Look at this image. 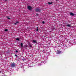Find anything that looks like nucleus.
Segmentation results:
<instances>
[{
    "label": "nucleus",
    "mask_w": 76,
    "mask_h": 76,
    "mask_svg": "<svg viewBox=\"0 0 76 76\" xmlns=\"http://www.w3.org/2000/svg\"><path fill=\"white\" fill-rule=\"evenodd\" d=\"M35 11L36 12H40L41 11V9H39V8H37L35 10Z\"/></svg>",
    "instance_id": "f257e3e1"
},
{
    "label": "nucleus",
    "mask_w": 76,
    "mask_h": 76,
    "mask_svg": "<svg viewBox=\"0 0 76 76\" xmlns=\"http://www.w3.org/2000/svg\"><path fill=\"white\" fill-rule=\"evenodd\" d=\"M11 66L12 67H16V64L14 63H12L11 64Z\"/></svg>",
    "instance_id": "f03ea898"
},
{
    "label": "nucleus",
    "mask_w": 76,
    "mask_h": 76,
    "mask_svg": "<svg viewBox=\"0 0 76 76\" xmlns=\"http://www.w3.org/2000/svg\"><path fill=\"white\" fill-rule=\"evenodd\" d=\"M28 8L29 10H31L32 9V7L31 6H28Z\"/></svg>",
    "instance_id": "7ed1b4c3"
},
{
    "label": "nucleus",
    "mask_w": 76,
    "mask_h": 76,
    "mask_svg": "<svg viewBox=\"0 0 76 76\" xmlns=\"http://www.w3.org/2000/svg\"><path fill=\"white\" fill-rule=\"evenodd\" d=\"M32 42L34 44H35V43H37V40H33Z\"/></svg>",
    "instance_id": "20e7f679"
},
{
    "label": "nucleus",
    "mask_w": 76,
    "mask_h": 76,
    "mask_svg": "<svg viewBox=\"0 0 76 76\" xmlns=\"http://www.w3.org/2000/svg\"><path fill=\"white\" fill-rule=\"evenodd\" d=\"M70 15H71V16H74V15H75V14H73L72 12H70Z\"/></svg>",
    "instance_id": "39448f33"
},
{
    "label": "nucleus",
    "mask_w": 76,
    "mask_h": 76,
    "mask_svg": "<svg viewBox=\"0 0 76 76\" xmlns=\"http://www.w3.org/2000/svg\"><path fill=\"white\" fill-rule=\"evenodd\" d=\"M61 53V51L59 50H58L57 53V54H60Z\"/></svg>",
    "instance_id": "423d86ee"
},
{
    "label": "nucleus",
    "mask_w": 76,
    "mask_h": 76,
    "mask_svg": "<svg viewBox=\"0 0 76 76\" xmlns=\"http://www.w3.org/2000/svg\"><path fill=\"white\" fill-rule=\"evenodd\" d=\"M66 26H68V27H69L70 28V27H72V26L70 25H69V24H68Z\"/></svg>",
    "instance_id": "0eeeda50"
},
{
    "label": "nucleus",
    "mask_w": 76,
    "mask_h": 76,
    "mask_svg": "<svg viewBox=\"0 0 76 76\" xmlns=\"http://www.w3.org/2000/svg\"><path fill=\"white\" fill-rule=\"evenodd\" d=\"M27 46H28L27 45H26L24 46V48H25V49H26V47H27Z\"/></svg>",
    "instance_id": "6e6552de"
},
{
    "label": "nucleus",
    "mask_w": 76,
    "mask_h": 76,
    "mask_svg": "<svg viewBox=\"0 0 76 76\" xmlns=\"http://www.w3.org/2000/svg\"><path fill=\"white\" fill-rule=\"evenodd\" d=\"M20 45H21V47H23V43H21L20 44Z\"/></svg>",
    "instance_id": "1a4fd4ad"
},
{
    "label": "nucleus",
    "mask_w": 76,
    "mask_h": 76,
    "mask_svg": "<svg viewBox=\"0 0 76 76\" xmlns=\"http://www.w3.org/2000/svg\"><path fill=\"white\" fill-rule=\"evenodd\" d=\"M8 30L7 29H4V31L5 32H7V31H8Z\"/></svg>",
    "instance_id": "9d476101"
},
{
    "label": "nucleus",
    "mask_w": 76,
    "mask_h": 76,
    "mask_svg": "<svg viewBox=\"0 0 76 76\" xmlns=\"http://www.w3.org/2000/svg\"><path fill=\"white\" fill-rule=\"evenodd\" d=\"M52 3H53V2H48V4H49V5H50V4H52Z\"/></svg>",
    "instance_id": "9b49d317"
},
{
    "label": "nucleus",
    "mask_w": 76,
    "mask_h": 76,
    "mask_svg": "<svg viewBox=\"0 0 76 76\" xmlns=\"http://www.w3.org/2000/svg\"><path fill=\"white\" fill-rule=\"evenodd\" d=\"M19 23V22H18V21H17L16 23H14V25H16V24H17V23Z\"/></svg>",
    "instance_id": "f8f14e48"
},
{
    "label": "nucleus",
    "mask_w": 76,
    "mask_h": 76,
    "mask_svg": "<svg viewBox=\"0 0 76 76\" xmlns=\"http://www.w3.org/2000/svg\"><path fill=\"white\" fill-rule=\"evenodd\" d=\"M29 47H32V45H31V44H29Z\"/></svg>",
    "instance_id": "ddd939ff"
},
{
    "label": "nucleus",
    "mask_w": 76,
    "mask_h": 76,
    "mask_svg": "<svg viewBox=\"0 0 76 76\" xmlns=\"http://www.w3.org/2000/svg\"><path fill=\"white\" fill-rule=\"evenodd\" d=\"M16 40H17V41H19V39L17 38L16 39Z\"/></svg>",
    "instance_id": "4468645a"
},
{
    "label": "nucleus",
    "mask_w": 76,
    "mask_h": 76,
    "mask_svg": "<svg viewBox=\"0 0 76 76\" xmlns=\"http://www.w3.org/2000/svg\"><path fill=\"white\" fill-rule=\"evenodd\" d=\"M42 23L43 24H44V23H45V22H44V21H42Z\"/></svg>",
    "instance_id": "2eb2a0df"
},
{
    "label": "nucleus",
    "mask_w": 76,
    "mask_h": 76,
    "mask_svg": "<svg viewBox=\"0 0 76 76\" xmlns=\"http://www.w3.org/2000/svg\"><path fill=\"white\" fill-rule=\"evenodd\" d=\"M7 18L8 19H10V18H9V17H7Z\"/></svg>",
    "instance_id": "dca6fc26"
},
{
    "label": "nucleus",
    "mask_w": 76,
    "mask_h": 76,
    "mask_svg": "<svg viewBox=\"0 0 76 76\" xmlns=\"http://www.w3.org/2000/svg\"><path fill=\"white\" fill-rule=\"evenodd\" d=\"M26 59L25 58L24 59H23V61H24V60H26Z\"/></svg>",
    "instance_id": "f3484780"
},
{
    "label": "nucleus",
    "mask_w": 76,
    "mask_h": 76,
    "mask_svg": "<svg viewBox=\"0 0 76 76\" xmlns=\"http://www.w3.org/2000/svg\"><path fill=\"white\" fill-rule=\"evenodd\" d=\"M36 31H38V28H37Z\"/></svg>",
    "instance_id": "a211bd4d"
},
{
    "label": "nucleus",
    "mask_w": 76,
    "mask_h": 76,
    "mask_svg": "<svg viewBox=\"0 0 76 76\" xmlns=\"http://www.w3.org/2000/svg\"><path fill=\"white\" fill-rule=\"evenodd\" d=\"M16 53H18V50H16L15 51Z\"/></svg>",
    "instance_id": "6ab92c4d"
},
{
    "label": "nucleus",
    "mask_w": 76,
    "mask_h": 76,
    "mask_svg": "<svg viewBox=\"0 0 76 76\" xmlns=\"http://www.w3.org/2000/svg\"><path fill=\"white\" fill-rule=\"evenodd\" d=\"M39 15L38 14H36V15L38 16Z\"/></svg>",
    "instance_id": "aec40b11"
},
{
    "label": "nucleus",
    "mask_w": 76,
    "mask_h": 76,
    "mask_svg": "<svg viewBox=\"0 0 76 76\" xmlns=\"http://www.w3.org/2000/svg\"><path fill=\"white\" fill-rule=\"evenodd\" d=\"M15 56H16V57H17V56L16 55H15Z\"/></svg>",
    "instance_id": "412c9836"
},
{
    "label": "nucleus",
    "mask_w": 76,
    "mask_h": 76,
    "mask_svg": "<svg viewBox=\"0 0 76 76\" xmlns=\"http://www.w3.org/2000/svg\"><path fill=\"white\" fill-rule=\"evenodd\" d=\"M37 29H38V27H37Z\"/></svg>",
    "instance_id": "4be33fe9"
},
{
    "label": "nucleus",
    "mask_w": 76,
    "mask_h": 76,
    "mask_svg": "<svg viewBox=\"0 0 76 76\" xmlns=\"http://www.w3.org/2000/svg\"><path fill=\"white\" fill-rule=\"evenodd\" d=\"M1 68H0V71H1Z\"/></svg>",
    "instance_id": "5701e85b"
},
{
    "label": "nucleus",
    "mask_w": 76,
    "mask_h": 76,
    "mask_svg": "<svg viewBox=\"0 0 76 76\" xmlns=\"http://www.w3.org/2000/svg\"><path fill=\"white\" fill-rule=\"evenodd\" d=\"M7 0H5V1H7Z\"/></svg>",
    "instance_id": "b1692460"
},
{
    "label": "nucleus",
    "mask_w": 76,
    "mask_h": 76,
    "mask_svg": "<svg viewBox=\"0 0 76 76\" xmlns=\"http://www.w3.org/2000/svg\"><path fill=\"white\" fill-rule=\"evenodd\" d=\"M56 0V1H57L58 0Z\"/></svg>",
    "instance_id": "393cba45"
}]
</instances>
